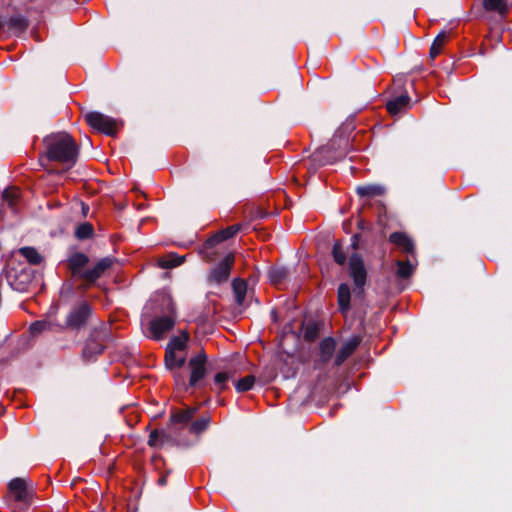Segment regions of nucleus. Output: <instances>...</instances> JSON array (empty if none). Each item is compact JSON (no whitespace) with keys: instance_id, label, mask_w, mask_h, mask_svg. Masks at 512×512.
Returning <instances> with one entry per match:
<instances>
[{"instance_id":"nucleus-6","label":"nucleus","mask_w":512,"mask_h":512,"mask_svg":"<svg viewBox=\"0 0 512 512\" xmlns=\"http://www.w3.org/2000/svg\"><path fill=\"white\" fill-rule=\"evenodd\" d=\"M241 228V224H235L215 233L213 236H211L204 242V244L199 250V254L207 262L213 261L214 253L211 252V249L218 243L234 237L241 230Z\"/></svg>"},{"instance_id":"nucleus-21","label":"nucleus","mask_w":512,"mask_h":512,"mask_svg":"<svg viewBox=\"0 0 512 512\" xmlns=\"http://www.w3.org/2000/svg\"><path fill=\"white\" fill-rule=\"evenodd\" d=\"M28 27L27 19L22 15H13L7 18L6 31L21 33Z\"/></svg>"},{"instance_id":"nucleus-10","label":"nucleus","mask_w":512,"mask_h":512,"mask_svg":"<svg viewBox=\"0 0 512 512\" xmlns=\"http://www.w3.org/2000/svg\"><path fill=\"white\" fill-rule=\"evenodd\" d=\"M91 314V307L87 302H81L74 306L66 318L64 326L71 329H79L84 326Z\"/></svg>"},{"instance_id":"nucleus-4","label":"nucleus","mask_w":512,"mask_h":512,"mask_svg":"<svg viewBox=\"0 0 512 512\" xmlns=\"http://www.w3.org/2000/svg\"><path fill=\"white\" fill-rule=\"evenodd\" d=\"M110 339V329L106 325L93 329L87 339L82 351L83 358L90 361L100 355L105 347V343Z\"/></svg>"},{"instance_id":"nucleus-19","label":"nucleus","mask_w":512,"mask_h":512,"mask_svg":"<svg viewBox=\"0 0 512 512\" xmlns=\"http://www.w3.org/2000/svg\"><path fill=\"white\" fill-rule=\"evenodd\" d=\"M410 98L407 94L397 96L389 100L386 108L391 115H396L408 108Z\"/></svg>"},{"instance_id":"nucleus-29","label":"nucleus","mask_w":512,"mask_h":512,"mask_svg":"<svg viewBox=\"0 0 512 512\" xmlns=\"http://www.w3.org/2000/svg\"><path fill=\"white\" fill-rule=\"evenodd\" d=\"M288 276V270L284 267L271 268L268 272V278L272 284H280Z\"/></svg>"},{"instance_id":"nucleus-25","label":"nucleus","mask_w":512,"mask_h":512,"mask_svg":"<svg viewBox=\"0 0 512 512\" xmlns=\"http://www.w3.org/2000/svg\"><path fill=\"white\" fill-rule=\"evenodd\" d=\"M171 441V436L164 430H153L148 438L150 447L159 448Z\"/></svg>"},{"instance_id":"nucleus-14","label":"nucleus","mask_w":512,"mask_h":512,"mask_svg":"<svg viewBox=\"0 0 512 512\" xmlns=\"http://www.w3.org/2000/svg\"><path fill=\"white\" fill-rule=\"evenodd\" d=\"M197 409L187 407L183 410H174L169 418L168 427L178 429L186 426L194 417Z\"/></svg>"},{"instance_id":"nucleus-43","label":"nucleus","mask_w":512,"mask_h":512,"mask_svg":"<svg viewBox=\"0 0 512 512\" xmlns=\"http://www.w3.org/2000/svg\"><path fill=\"white\" fill-rule=\"evenodd\" d=\"M174 377H175V380H176L177 384H180V383L184 384V380H183V377L181 375H176L175 374Z\"/></svg>"},{"instance_id":"nucleus-22","label":"nucleus","mask_w":512,"mask_h":512,"mask_svg":"<svg viewBox=\"0 0 512 512\" xmlns=\"http://www.w3.org/2000/svg\"><path fill=\"white\" fill-rule=\"evenodd\" d=\"M483 8L488 12L506 15L509 11V0H483Z\"/></svg>"},{"instance_id":"nucleus-41","label":"nucleus","mask_w":512,"mask_h":512,"mask_svg":"<svg viewBox=\"0 0 512 512\" xmlns=\"http://www.w3.org/2000/svg\"><path fill=\"white\" fill-rule=\"evenodd\" d=\"M166 483H167V476H166V475L161 476V477L158 479V484H159V485L164 486Z\"/></svg>"},{"instance_id":"nucleus-23","label":"nucleus","mask_w":512,"mask_h":512,"mask_svg":"<svg viewBox=\"0 0 512 512\" xmlns=\"http://www.w3.org/2000/svg\"><path fill=\"white\" fill-rule=\"evenodd\" d=\"M356 192L360 197L373 198L382 196L385 193V187L379 184L362 185L357 187Z\"/></svg>"},{"instance_id":"nucleus-33","label":"nucleus","mask_w":512,"mask_h":512,"mask_svg":"<svg viewBox=\"0 0 512 512\" xmlns=\"http://www.w3.org/2000/svg\"><path fill=\"white\" fill-rule=\"evenodd\" d=\"M332 256H333L334 261L338 265L342 266L346 263L347 255L343 249L341 242L337 241L334 243V245L332 247Z\"/></svg>"},{"instance_id":"nucleus-27","label":"nucleus","mask_w":512,"mask_h":512,"mask_svg":"<svg viewBox=\"0 0 512 512\" xmlns=\"http://www.w3.org/2000/svg\"><path fill=\"white\" fill-rule=\"evenodd\" d=\"M19 253L32 265H39L43 260V257L34 247H22L19 249Z\"/></svg>"},{"instance_id":"nucleus-28","label":"nucleus","mask_w":512,"mask_h":512,"mask_svg":"<svg viewBox=\"0 0 512 512\" xmlns=\"http://www.w3.org/2000/svg\"><path fill=\"white\" fill-rule=\"evenodd\" d=\"M187 341H188V334L183 332L181 335L174 336L173 338H171V340L167 344L166 349H171L173 351H178V352L182 353L187 346Z\"/></svg>"},{"instance_id":"nucleus-18","label":"nucleus","mask_w":512,"mask_h":512,"mask_svg":"<svg viewBox=\"0 0 512 512\" xmlns=\"http://www.w3.org/2000/svg\"><path fill=\"white\" fill-rule=\"evenodd\" d=\"M389 241L395 244L397 247L402 249L406 253L414 252V244L412 240L402 232H393L389 236Z\"/></svg>"},{"instance_id":"nucleus-2","label":"nucleus","mask_w":512,"mask_h":512,"mask_svg":"<svg viewBox=\"0 0 512 512\" xmlns=\"http://www.w3.org/2000/svg\"><path fill=\"white\" fill-rule=\"evenodd\" d=\"M89 262V257L82 252H75L67 259L68 268L73 277L83 280L88 285L95 283L103 273L111 267L112 259L109 257L99 260L94 267L85 268Z\"/></svg>"},{"instance_id":"nucleus-16","label":"nucleus","mask_w":512,"mask_h":512,"mask_svg":"<svg viewBox=\"0 0 512 512\" xmlns=\"http://www.w3.org/2000/svg\"><path fill=\"white\" fill-rule=\"evenodd\" d=\"M338 306L341 313L345 314L350 310L351 289L347 283H341L337 290Z\"/></svg>"},{"instance_id":"nucleus-7","label":"nucleus","mask_w":512,"mask_h":512,"mask_svg":"<svg viewBox=\"0 0 512 512\" xmlns=\"http://www.w3.org/2000/svg\"><path fill=\"white\" fill-rule=\"evenodd\" d=\"M85 119L89 126L98 132L109 136L116 134L118 129V121L112 117L97 111H91L85 115Z\"/></svg>"},{"instance_id":"nucleus-12","label":"nucleus","mask_w":512,"mask_h":512,"mask_svg":"<svg viewBox=\"0 0 512 512\" xmlns=\"http://www.w3.org/2000/svg\"><path fill=\"white\" fill-rule=\"evenodd\" d=\"M6 278L10 287L21 293L28 291L32 282L31 274L25 269L18 271L11 268L6 272Z\"/></svg>"},{"instance_id":"nucleus-3","label":"nucleus","mask_w":512,"mask_h":512,"mask_svg":"<svg viewBox=\"0 0 512 512\" xmlns=\"http://www.w3.org/2000/svg\"><path fill=\"white\" fill-rule=\"evenodd\" d=\"M156 297V300L161 303V311L164 315L155 317L150 321L149 332L151 338L159 340L174 327L177 314L175 303L170 294L160 292Z\"/></svg>"},{"instance_id":"nucleus-42","label":"nucleus","mask_w":512,"mask_h":512,"mask_svg":"<svg viewBox=\"0 0 512 512\" xmlns=\"http://www.w3.org/2000/svg\"><path fill=\"white\" fill-rule=\"evenodd\" d=\"M358 238H359V235H358V234H355V235L353 236V243H352V247H353L354 249H357V240H358Z\"/></svg>"},{"instance_id":"nucleus-11","label":"nucleus","mask_w":512,"mask_h":512,"mask_svg":"<svg viewBox=\"0 0 512 512\" xmlns=\"http://www.w3.org/2000/svg\"><path fill=\"white\" fill-rule=\"evenodd\" d=\"M337 141L345 142L347 145V140L342 138L333 137L330 143L326 146L320 147L313 153V159L318 161L321 165L331 164L336 161L338 158H341L345 155V149L339 151L336 155H330V152L335 149Z\"/></svg>"},{"instance_id":"nucleus-36","label":"nucleus","mask_w":512,"mask_h":512,"mask_svg":"<svg viewBox=\"0 0 512 512\" xmlns=\"http://www.w3.org/2000/svg\"><path fill=\"white\" fill-rule=\"evenodd\" d=\"M93 226L90 223H82L75 230V236L78 239H88L93 235Z\"/></svg>"},{"instance_id":"nucleus-38","label":"nucleus","mask_w":512,"mask_h":512,"mask_svg":"<svg viewBox=\"0 0 512 512\" xmlns=\"http://www.w3.org/2000/svg\"><path fill=\"white\" fill-rule=\"evenodd\" d=\"M19 191L16 189H7L3 193L4 199L8 202L10 208H14L17 202Z\"/></svg>"},{"instance_id":"nucleus-24","label":"nucleus","mask_w":512,"mask_h":512,"mask_svg":"<svg viewBox=\"0 0 512 512\" xmlns=\"http://www.w3.org/2000/svg\"><path fill=\"white\" fill-rule=\"evenodd\" d=\"M336 348V342L332 337L323 339L320 343V359L323 363H327L333 356Z\"/></svg>"},{"instance_id":"nucleus-39","label":"nucleus","mask_w":512,"mask_h":512,"mask_svg":"<svg viewBox=\"0 0 512 512\" xmlns=\"http://www.w3.org/2000/svg\"><path fill=\"white\" fill-rule=\"evenodd\" d=\"M318 335L317 327L314 325H307L304 330V338L308 341H313Z\"/></svg>"},{"instance_id":"nucleus-9","label":"nucleus","mask_w":512,"mask_h":512,"mask_svg":"<svg viewBox=\"0 0 512 512\" xmlns=\"http://www.w3.org/2000/svg\"><path fill=\"white\" fill-rule=\"evenodd\" d=\"M207 356L205 352L201 351L197 355L193 356L188 361V367L190 369L189 386L196 387L200 384L201 380L204 379L207 373L206 369Z\"/></svg>"},{"instance_id":"nucleus-34","label":"nucleus","mask_w":512,"mask_h":512,"mask_svg":"<svg viewBox=\"0 0 512 512\" xmlns=\"http://www.w3.org/2000/svg\"><path fill=\"white\" fill-rule=\"evenodd\" d=\"M211 419L209 416H202L199 419L191 423L189 430L191 433L199 434L205 431L210 423Z\"/></svg>"},{"instance_id":"nucleus-40","label":"nucleus","mask_w":512,"mask_h":512,"mask_svg":"<svg viewBox=\"0 0 512 512\" xmlns=\"http://www.w3.org/2000/svg\"><path fill=\"white\" fill-rule=\"evenodd\" d=\"M7 17L0 15V29L6 31Z\"/></svg>"},{"instance_id":"nucleus-17","label":"nucleus","mask_w":512,"mask_h":512,"mask_svg":"<svg viewBox=\"0 0 512 512\" xmlns=\"http://www.w3.org/2000/svg\"><path fill=\"white\" fill-rule=\"evenodd\" d=\"M10 492L17 501H26L28 498V490L26 481L23 478L12 479L8 485Z\"/></svg>"},{"instance_id":"nucleus-20","label":"nucleus","mask_w":512,"mask_h":512,"mask_svg":"<svg viewBox=\"0 0 512 512\" xmlns=\"http://www.w3.org/2000/svg\"><path fill=\"white\" fill-rule=\"evenodd\" d=\"M185 362L186 357L184 354L171 349H166L165 364L168 369L173 370L175 368H181Z\"/></svg>"},{"instance_id":"nucleus-37","label":"nucleus","mask_w":512,"mask_h":512,"mask_svg":"<svg viewBox=\"0 0 512 512\" xmlns=\"http://www.w3.org/2000/svg\"><path fill=\"white\" fill-rule=\"evenodd\" d=\"M255 383V378L252 375L245 376L236 383V390L238 392H246L250 390Z\"/></svg>"},{"instance_id":"nucleus-31","label":"nucleus","mask_w":512,"mask_h":512,"mask_svg":"<svg viewBox=\"0 0 512 512\" xmlns=\"http://www.w3.org/2000/svg\"><path fill=\"white\" fill-rule=\"evenodd\" d=\"M447 33L442 31L440 32L436 38L434 39L431 48H430V56L431 58L437 57L441 53V49L447 40Z\"/></svg>"},{"instance_id":"nucleus-5","label":"nucleus","mask_w":512,"mask_h":512,"mask_svg":"<svg viewBox=\"0 0 512 512\" xmlns=\"http://www.w3.org/2000/svg\"><path fill=\"white\" fill-rule=\"evenodd\" d=\"M348 275L354 284V291L357 295L364 292V288L368 279V272L362 256L358 253H353L348 259Z\"/></svg>"},{"instance_id":"nucleus-26","label":"nucleus","mask_w":512,"mask_h":512,"mask_svg":"<svg viewBox=\"0 0 512 512\" xmlns=\"http://www.w3.org/2000/svg\"><path fill=\"white\" fill-rule=\"evenodd\" d=\"M232 289L235 295V301L239 306H242L245 301L247 293V283L239 278L232 281Z\"/></svg>"},{"instance_id":"nucleus-35","label":"nucleus","mask_w":512,"mask_h":512,"mask_svg":"<svg viewBox=\"0 0 512 512\" xmlns=\"http://www.w3.org/2000/svg\"><path fill=\"white\" fill-rule=\"evenodd\" d=\"M230 375L227 372H219L214 377V385L215 387L212 388L216 392L220 393L226 388V383L230 379Z\"/></svg>"},{"instance_id":"nucleus-44","label":"nucleus","mask_w":512,"mask_h":512,"mask_svg":"<svg viewBox=\"0 0 512 512\" xmlns=\"http://www.w3.org/2000/svg\"><path fill=\"white\" fill-rule=\"evenodd\" d=\"M359 227H360L361 229H363V228H364V222H363V221H360V222H359Z\"/></svg>"},{"instance_id":"nucleus-32","label":"nucleus","mask_w":512,"mask_h":512,"mask_svg":"<svg viewBox=\"0 0 512 512\" xmlns=\"http://www.w3.org/2000/svg\"><path fill=\"white\" fill-rule=\"evenodd\" d=\"M397 276L402 279L409 278L414 272V266L409 261H396Z\"/></svg>"},{"instance_id":"nucleus-30","label":"nucleus","mask_w":512,"mask_h":512,"mask_svg":"<svg viewBox=\"0 0 512 512\" xmlns=\"http://www.w3.org/2000/svg\"><path fill=\"white\" fill-rule=\"evenodd\" d=\"M184 262V257H179L176 254H169L166 257L159 259V266L163 269L176 267Z\"/></svg>"},{"instance_id":"nucleus-15","label":"nucleus","mask_w":512,"mask_h":512,"mask_svg":"<svg viewBox=\"0 0 512 512\" xmlns=\"http://www.w3.org/2000/svg\"><path fill=\"white\" fill-rule=\"evenodd\" d=\"M63 330L64 326L62 324L48 318L34 321L29 327V331L33 336H37L44 331L61 332Z\"/></svg>"},{"instance_id":"nucleus-1","label":"nucleus","mask_w":512,"mask_h":512,"mask_svg":"<svg viewBox=\"0 0 512 512\" xmlns=\"http://www.w3.org/2000/svg\"><path fill=\"white\" fill-rule=\"evenodd\" d=\"M43 142L49 160L67 164L69 167L76 163L79 147L68 133L51 134L46 136Z\"/></svg>"},{"instance_id":"nucleus-8","label":"nucleus","mask_w":512,"mask_h":512,"mask_svg":"<svg viewBox=\"0 0 512 512\" xmlns=\"http://www.w3.org/2000/svg\"><path fill=\"white\" fill-rule=\"evenodd\" d=\"M234 255L232 253L226 255L215 267H213L208 276L207 281L210 284H223L228 281L232 267L234 265Z\"/></svg>"},{"instance_id":"nucleus-13","label":"nucleus","mask_w":512,"mask_h":512,"mask_svg":"<svg viewBox=\"0 0 512 512\" xmlns=\"http://www.w3.org/2000/svg\"><path fill=\"white\" fill-rule=\"evenodd\" d=\"M361 341L362 338L360 336H353L344 341L336 353L335 365L340 366L343 364L355 352Z\"/></svg>"}]
</instances>
